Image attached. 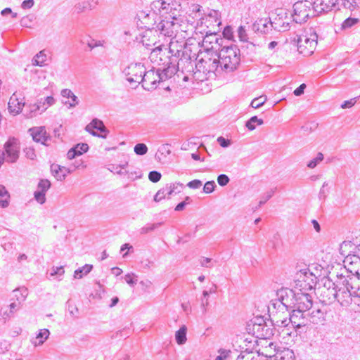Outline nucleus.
<instances>
[{
    "instance_id": "41",
    "label": "nucleus",
    "mask_w": 360,
    "mask_h": 360,
    "mask_svg": "<svg viewBox=\"0 0 360 360\" xmlns=\"http://www.w3.org/2000/svg\"><path fill=\"white\" fill-rule=\"evenodd\" d=\"M342 4L345 8L353 10L359 6L360 0H341Z\"/></svg>"
},
{
    "instance_id": "35",
    "label": "nucleus",
    "mask_w": 360,
    "mask_h": 360,
    "mask_svg": "<svg viewBox=\"0 0 360 360\" xmlns=\"http://www.w3.org/2000/svg\"><path fill=\"white\" fill-rule=\"evenodd\" d=\"M180 6L178 4L176 0H161L160 9L165 11L176 10V6Z\"/></svg>"
},
{
    "instance_id": "29",
    "label": "nucleus",
    "mask_w": 360,
    "mask_h": 360,
    "mask_svg": "<svg viewBox=\"0 0 360 360\" xmlns=\"http://www.w3.org/2000/svg\"><path fill=\"white\" fill-rule=\"evenodd\" d=\"M259 356L252 350L246 349L241 351L236 360H258Z\"/></svg>"
},
{
    "instance_id": "14",
    "label": "nucleus",
    "mask_w": 360,
    "mask_h": 360,
    "mask_svg": "<svg viewBox=\"0 0 360 360\" xmlns=\"http://www.w3.org/2000/svg\"><path fill=\"white\" fill-rule=\"evenodd\" d=\"M85 129L91 135L101 138H105L108 132L103 122L96 118L86 125Z\"/></svg>"
},
{
    "instance_id": "23",
    "label": "nucleus",
    "mask_w": 360,
    "mask_h": 360,
    "mask_svg": "<svg viewBox=\"0 0 360 360\" xmlns=\"http://www.w3.org/2000/svg\"><path fill=\"white\" fill-rule=\"evenodd\" d=\"M307 315L309 318V321L315 324L320 323L325 320V312L319 308H313L311 311L309 310Z\"/></svg>"
},
{
    "instance_id": "64",
    "label": "nucleus",
    "mask_w": 360,
    "mask_h": 360,
    "mask_svg": "<svg viewBox=\"0 0 360 360\" xmlns=\"http://www.w3.org/2000/svg\"><path fill=\"white\" fill-rule=\"evenodd\" d=\"M22 302H13L10 304L9 309H10V313L11 314H13L15 311H18L20 308V304Z\"/></svg>"
},
{
    "instance_id": "2",
    "label": "nucleus",
    "mask_w": 360,
    "mask_h": 360,
    "mask_svg": "<svg viewBox=\"0 0 360 360\" xmlns=\"http://www.w3.org/2000/svg\"><path fill=\"white\" fill-rule=\"evenodd\" d=\"M337 299L342 307H348L356 297L360 288V278L354 275L341 276L337 281Z\"/></svg>"
},
{
    "instance_id": "47",
    "label": "nucleus",
    "mask_w": 360,
    "mask_h": 360,
    "mask_svg": "<svg viewBox=\"0 0 360 360\" xmlns=\"http://www.w3.org/2000/svg\"><path fill=\"white\" fill-rule=\"evenodd\" d=\"M167 195V189L165 187H163L156 193L154 196V200L155 202H160L161 200L164 199Z\"/></svg>"
},
{
    "instance_id": "49",
    "label": "nucleus",
    "mask_w": 360,
    "mask_h": 360,
    "mask_svg": "<svg viewBox=\"0 0 360 360\" xmlns=\"http://www.w3.org/2000/svg\"><path fill=\"white\" fill-rule=\"evenodd\" d=\"M275 189H271L269 191L266 192L262 198V199L259 202V207H261L262 205L265 204L274 195L275 192Z\"/></svg>"
},
{
    "instance_id": "32",
    "label": "nucleus",
    "mask_w": 360,
    "mask_h": 360,
    "mask_svg": "<svg viewBox=\"0 0 360 360\" xmlns=\"http://www.w3.org/2000/svg\"><path fill=\"white\" fill-rule=\"evenodd\" d=\"M41 103L30 105L25 110V116L27 117H32L37 115V112L39 110L41 111Z\"/></svg>"
},
{
    "instance_id": "57",
    "label": "nucleus",
    "mask_w": 360,
    "mask_h": 360,
    "mask_svg": "<svg viewBox=\"0 0 360 360\" xmlns=\"http://www.w3.org/2000/svg\"><path fill=\"white\" fill-rule=\"evenodd\" d=\"M77 150V153L79 155H82L83 153L87 152L89 149V146L87 143H78L75 146Z\"/></svg>"
},
{
    "instance_id": "18",
    "label": "nucleus",
    "mask_w": 360,
    "mask_h": 360,
    "mask_svg": "<svg viewBox=\"0 0 360 360\" xmlns=\"http://www.w3.org/2000/svg\"><path fill=\"white\" fill-rule=\"evenodd\" d=\"M273 24L270 20L267 18H262L257 20L252 25V29L255 32L261 33L262 34H267L272 30Z\"/></svg>"
},
{
    "instance_id": "55",
    "label": "nucleus",
    "mask_w": 360,
    "mask_h": 360,
    "mask_svg": "<svg viewBox=\"0 0 360 360\" xmlns=\"http://www.w3.org/2000/svg\"><path fill=\"white\" fill-rule=\"evenodd\" d=\"M51 183L49 180H41L38 184V188L41 191L45 192L50 188Z\"/></svg>"
},
{
    "instance_id": "16",
    "label": "nucleus",
    "mask_w": 360,
    "mask_h": 360,
    "mask_svg": "<svg viewBox=\"0 0 360 360\" xmlns=\"http://www.w3.org/2000/svg\"><path fill=\"white\" fill-rule=\"evenodd\" d=\"M337 0H314L312 3L314 13L321 14L330 11L336 5Z\"/></svg>"
},
{
    "instance_id": "5",
    "label": "nucleus",
    "mask_w": 360,
    "mask_h": 360,
    "mask_svg": "<svg viewBox=\"0 0 360 360\" xmlns=\"http://www.w3.org/2000/svg\"><path fill=\"white\" fill-rule=\"evenodd\" d=\"M315 15L312 2L309 1H299L293 5V14L292 17L296 23H302Z\"/></svg>"
},
{
    "instance_id": "39",
    "label": "nucleus",
    "mask_w": 360,
    "mask_h": 360,
    "mask_svg": "<svg viewBox=\"0 0 360 360\" xmlns=\"http://www.w3.org/2000/svg\"><path fill=\"white\" fill-rule=\"evenodd\" d=\"M277 358V360H294L295 356L292 350L286 349L278 354Z\"/></svg>"
},
{
    "instance_id": "37",
    "label": "nucleus",
    "mask_w": 360,
    "mask_h": 360,
    "mask_svg": "<svg viewBox=\"0 0 360 360\" xmlns=\"http://www.w3.org/2000/svg\"><path fill=\"white\" fill-rule=\"evenodd\" d=\"M264 121L262 119L258 118L257 116H253L246 122L245 126L249 130L252 131L256 128V124L262 125Z\"/></svg>"
},
{
    "instance_id": "56",
    "label": "nucleus",
    "mask_w": 360,
    "mask_h": 360,
    "mask_svg": "<svg viewBox=\"0 0 360 360\" xmlns=\"http://www.w3.org/2000/svg\"><path fill=\"white\" fill-rule=\"evenodd\" d=\"M345 262H349L350 264H355L360 266V257L357 255H349L345 259Z\"/></svg>"
},
{
    "instance_id": "26",
    "label": "nucleus",
    "mask_w": 360,
    "mask_h": 360,
    "mask_svg": "<svg viewBox=\"0 0 360 360\" xmlns=\"http://www.w3.org/2000/svg\"><path fill=\"white\" fill-rule=\"evenodd\" d=\"M49 335L50 332L48 329L39 330L35 338L31 340L32 344L35 347L41 345L48 339Z\"/></svg>"
},
{
    "instance_id": "21",
    "label": "nucleus",
    "mask_w": 360,
    "mask_h": 360,
    "mask_svg": "<svg viewBox=\"0 0 360 360\" xmlns=\"http://www.w3.org/2000/svg\"><path fill=\"white\" fill-rule=\"evenodd\" d=\"M223 39L215 33L207 34L203 39V44L209 49H216L221 46Z\"/></svg>"
},
{
    "instance_id": "1",
    "label": "nucleus",
    "mask_w": 360,
    "mask_h": 360,
    "mask_svg": "<svg viewBox=\"0 0 360 360\" xmlns=\"http://www.w3.org/2000/svg\"><path fill=\"white\" fill-rule=\"evenodd\" d=\"M173 43L169 44V51L171 56L169 57L167 61L163 63V68H158L155 71L154 69L146 71L143 72L141 82L142 86L147 91H153L158 87V84L160 82L165 81L171 78L176 72V59L174 57L176 56V53L179 54V51L176 50L174 53L172 49Z\"/></svg>"
},
{
    "instance_id": "9",
    "label": "nucleus",
    "mask_w": 360,
    "mask_h": 360,
    "mask_svg": "<svg viewBox=\"0 0 360 360\" xmlns=\"http://www.w3.org/2000/svg\"><path fill=\"white\" fill-rule=\"evenodd\" d=\"M143 72H145V67L141 63H131L123 70L127 80L130 83L141 84Z\"/></svg>"
},
{
    "instance_id": "31",
    "label": "nucleus",
    "mask_w": 360,
    "mask_h": 360,
    "mask_svg": "<svg viewBox=\"0 0 360 360\" xmlns=\"http://www.w3.org/2000/svg\"><path fill=\"white\" fill-rule=\"evenodd\" d=\"M13 299L15 298L18 302H22L25 300L28 295L27 289L25 288L15 289L13 291Z\"/></svg>"
},
{
    "instance_id": "40",
    "label": "nucleus",
    "mask_w": 360,
    "mask_h": 360,
    "mask_svg": "<svg viewBox=\"0 0 360 360\" xmlns=\"http://www.w3.org/2000/svg\"><path fill=\"white\" fill-rule=\"evenodd\" d=\"M266 100H267L266 97L263 96L255 98L252 101V102L250 103V106L255 109L259 108L262 107L265 103Z\"/></svg>"
},
{
    "instance_id": "43",
    "label": "nucleus",
    "mask_w": 360,
    "mask_h": 360,
    "mask_svg": "<svg viewBox=\"0 0 360 360\" xmlns=\"http://www.w3.org/2000/svg\"><path fill=\"white\" fill-rule=\"evenodd\" d=\"M134 153L138 155H143L148 152V147L145 143H137L134 148Z\"/></svg>"
},
{
    "instance_id": "45",
    "label": "nucleus",
    "mask_w": 360,
    "mask_h": 360,
    "mask_svg": "<svg viewBox=\"0 0 360 360\" xmlns=\"http://www.w3.org/2000/svg\"><path fill=\"white\" fill-rule=\"evenodd\" d=\"M216 187L215 182L214 181H207L203 187V191L205 193H211L214 191Z\"/></svg>"
},
{
    "instance_id": "42",
    "label": "nucleus",
    "mask_w": 360,
    "mask_h": 360,
    "mask_svg": "<svg viewBox=\"0 0 360 360\" xmlns=\"http://www.w3.org/2000/svg\"><path fill=\"white\" fill-rule=\"evenodd\" d=\"M323 158L322 153H318L316 158H313L307 163V167L311 169L315 168L317 165L323 160Z\"/></svg>"
},
{
    "instance_id": "4",
    "label": "nucleus",
    "mask_w": 360,
    "mask_h": 360,
    "mask_svg": "<svg viewBox=\"0 0 360 360\" xmlns=\"http://www.w3.org/2000/svg\"><path fill=\"white\" fill-rule=\"evenodd\" d=\"M318 35L312 30L305 34L294 33L290 37V43L296 46L300 53L305 56L312 54L317 45Z\"/></svg>"
},
{
    "instance_id": "20",
    "label": "nucleus",
    "mask_w": 360,
    "mask_h": 360,
    "mask_svg": "<svg viewBox=\"0 0 360 360\" xmlns=\"http://www.w3.org/2000/svg\"><path fill=\"white\" fill-rule=\"evenodd\" d=\"M25 103L22 102V99L20 100L15 94H13L8 101V109L11 114L13 115L19 114L22 110Z\"/></svg>"
},
{
    "instance_id": "46",
    "label": "nucleus",
    "mask_w": 360,
    "mask_h": 360,
    "mask_svg": "<svg viewBox=\"0 0 360 360\" xmlns=\"http://www.w3.org/2000/svg\"><path fill=\"white\" fill-rule=\"evenodd\" d=\"M358 22V19L353 18H348L344 20L342 24V29H347L354 25Z\"/></svg>"
},
{
    "instance_id": "48",
    "label": "nucleus",
    "mask_w": 360,
    "mask_h": 360,
    "mask_svg": "<svg viewBox=\"0 0 360 360\" xmlns=\"http://www.w3.org/2000/svg\"><path fill=\"white\" fill-rule=\"evenodd\" d=\"M161 174L158 171H151L148 174V179L153 183L158 182L161 179Z\"/></svg>"
},
{
    "instance_id": "13",
    "label": "nucleus",
    "mask_w": 360,
    "mask_h": 360,
    "mask_svg": "<svg viewBox=\"0 0 360 360\" xmlns=\"http://www.w3.org/2000/svg\"><path fill=\"white\" fill-rule=\"evenodd\" d=\"M6 161L13 163L19 157V147L15 139H8L4 144Z\"/></svg>"
},
{
    "instance_id": "8",
    "label": "nucleus",
    "mask_w": 360,
    "mask_h": 360,
    "mask_svg": "<svg viewBox=\"0 0 360 360\" xmlns=\"http://www.w3.org/2000/svg\"><path fill=\"white\" fill-rule=\"evenodd\" d=\"M216 57L211 58L207 54L205 57L202 58L195 64V68L198 72H202L205 74L215 73L216 72H219L220 65L218 58V53H216Z\"/></svg>"
},
{
    "instance_id": "15",
    "label": "nucleus",
    "mask_w": 360,
    "mask_h": 360,
    "mask_svg": "<svg viewBox=\"0 0 360 360\" xmlns=\"http://www.w3.org/2000/svg\"><path fill=\"white\" fill-rule=\"evenodd\" d=\"M221 15L218 11L211 10L204 17H201L199 19L198 25L200 23L201 25L205 24L207 27L210 26H219L221 23Z\"/></svg>"
},
{
    "instance_id": "53",
    "label": "nucleus",
    "mask_w": 360,
    "mask_h": 360,
    "mask_svg": "<svg viewBox=\"0 0 360 360\" xmlns=\"http://www.w3.org/2000/svg\"><path fill=\"white\" fill-rule=\"evenodd\" d=\"M34 198L40 204H44L46 201L45 192L37 191L34 192Z\"/></svg>"
},
{
    "instance_id": "28",
    "label": "nucleus",
    "mask_w": 360,
    "mask_h": 360,
    "mask_svg": "<svg viewBox=\"0 0 360 360\" xmlns=\"http://www.w3.org/2000/svg\"><path fill=\"white\" fill-rule=\"evenodd\" d=\"M187 328L185 325H183L176 333L175 340L176 343L179 345H184L187 340L186 338Z\"/></svg>"
},
{
    "instance_id": "38",
    "label": "nucleus",
    "mask_w": 360,
    "mask_h": 360,
    "mask_svg": "<svg viewBox=\"0 0 360 360\" xmlns=\"http://www.w3.org/2000/svg\"><path fill=\"white\" fill-rule=\"evenodd\" d=\"M162 224V222L146 224L140 229V233L142 235L147 234L148 233L151 232L155 230L156 229L159 228Z\"/></svg>"
},
{
    "instance_id": "54",
    "label": "nucleus",
    "mask_w": 360,
    "mask_h": 360,
    "mask_svg": "<svg viewBox=\"0 0 360 360\" xmlns=\"http://www.w3.org/2000/svg\"><path fill=\"white\" fill-rule=\"evenodd\" d=\"M137 276L131 273V274H127V275H125L124 276V280L125 281L130 285L131 286H134L136 282H137V279H135L134 278H136Z\"/></svg>"
},
{
    "instance_id": "51",
    "label": "nucleus",
    "mask_w": 360,
    "mask_h": 360,
    "mask_svg": "<svg viewBox=\"0 0 360 360\" xmlns=\"http://www.w3.org/2000/svg\"><path fill=\"white\" fill-rule=\"evenodd\" d=\"M229 181L230 179L226 174H221L217 176V182L219 185L221 186H226L229 184Z\"/></svg>"
},
{
    "instance_id": "30",
    "label": "nucleus",
    "mask_w": 360,
    "mask_h": 360,
    "mask_svg": "<svg viewBox=\"0 0 360 360\" xmlns=\"http://www.w3.org/2000/svg\"><path fill=\"white\" fill-rule=\"evenodd\" d=\"M75 11L77 13L84 12L87 10L91 9V4L90 1H80L77 2L74 7Z\"/></svg>"
},
{
    "instance_id": "12",
    "label": "nucleus",
    "mask_w": 360,
    "mask_h": 360,
    "mask_svg": "<svg viewBox=\"0 0 360 360\" xmlns=\"http://www.w3.org/2000/svg\"><path fill=\"white\" fill-rule=\"evenodd\" d=\"M307 292L304 290L297 292L294 310L307 312L311 309L313 306L312 297Z\"/></svg>"
},
{
    "instance_id": "17",
    "label": "nucleus",
    "mask_w": 360,
    "mask_h": 360,
    "mask_svg": "<svg viewBox=\"0 0 360 360\" xmlns=\"http://www.w3.org/2000/svg\"><path fill=\"white\" fill-rule=\"evenodd\" d=\"M289 320L292 325L296 328L304 326L307 324V312L292 309Z\"/></svg>"
},
{
    "instance_id": "19",
    "label": "nucleus",
    "mask_w": 360,
    "mask_h": 360,
    "mask_svg": "<svg viewBox=\"0 0 360 360\" xmlns=\"http://www.w3.org/2000/svg\"><path fill=\"white\" fill-rule=\"evenodd\" d=\"M259 323L253 324V331L257 333V337L261 338L267 339L272 335V331L269 328L264 325V320L257 319Z\"/></svg>"
},
{
    "instance_id": "11",
    "label": "nucleus",
    "mask_w": 360,
    "mask_h": 360,
    "mask_svg": "<svg viewBox=\"0 0 360 360\" xmlns=\"http://www.w3.org/2000/svg\"><path fill=\"white\" fill-rule=\"evenodd\" d=\"M28 131L32 137L34 141L40 143L44 146H49L51 136L46 131V127L44 126L32 127L28 130Z\"/></svg>"
},
{
    "instance_id": "52",
    "label": "nucleus",
    "mask_w": 360,
    "mask_h": 360,
    "mask_svg": "<svg viewBox=\"0 0 360 360\" xmlns=\"http://www.w3.org/2000/svg\"><path fill=\"white\" fill-rule=\"evenodd\" d=\"M238 35L241 41H247L248 39L246 30L243 26H240L238 29Z\"/></svg>"
},
{
    "instance_id": "25",
    "label": "nucleus",
    "mask_w": 360,
    "mask_h": 360,
    "mask_svg": "<svg viewBox=\"0 0 360 360\" xmlns=\"http://www.w3.org/2000/svg\"><path fill=\"white\" fill-rule=\"evenodd\" d=\"M281 15L278 14V17L272 22L273 27L278 32H285L290 29V23L280 17Z\"/></svg>"
},
{
    "instance_id": "33",
    "label": "nucleus",
    "mask_w": 360,
    "mask_h": 360,
    "mask_svg": "<svg viewBox=\"0 0 360 360\" xmlns=\"http://www.w3.org/2000/svg\"><path fill=\"white\" fill-rule=\"evenodd\" d=\"M9 193L6 188L0 185V207L4 208L8 205Z\"/></svg>"
},
{
    "instance_id": "59",
    "label": "nucleus",
    "mask_w": 360,
    "mask_h": 360,
    "mask_svg": "<svg viewBox=\"0 0 360 360\" xmlns=\"http://www.w3.org/2000/svg\"><path fill=\"white\" fill-rule=\"evenodd\" d=\"M33 17L32 15H27L20 20V25L25 27H30L32 22Z\"/></svg>"
},
{
    "instance_id": "10",
    "label": "nucleus",
    "mask_w": 360,
    "mask_h": 360,
    "mask_svg": "<svg viewBox=\"0 0 360 360\" xmlns=\"http://www.w3.org/2000/svg\"><path fill=\"white\" fill-rule=\"evenodd\" d=\"M297 292L288 288H281L277 291L278 300L287 309H294Z\"/></svg>"
},
{
    "instance_id": "50",
    "label": "nucleus",
    "mask_w": 360,
    "mask_h": 360,
    "mask_svg": "<svg viewBox=\"0 0 360 360\" xmlns=\"http://www.w3.org/2000/svg\"><path fill=\"white\" fill-rule=\"evenodd\" d=\"M55 103V99L53 96H47L45 100H44V102L41 104V112H44L45 111L48 106H51L52 105H53Z\"/></svg>"
},
{
    "instance_id": "7",
    "label": "nucleus",
    "mask_w": 360,
    "mask_h": 360,
    "mask_svg": "<svg viewBox=\"0 0 360 360\" xmlns=\"http://www.w3.org/2000/svg\"><path fill=\"white\" fill-rule=\"evenodd\" d=\"M337 282L326 280L322 287L318 290L320 301L325 304H330L336 301L338 288Z\"/></svg>"
},
{
    "instance_id": "61",
    "label": "nucleus",
    "mask_w": 360,
    "mask_h": 360,
    "mask_svg": "<svg viewBox=\"0 0 360 360\" xmlns=\"http://www.w3.org/2000/svg\"><path fill=\"white\" fill-rule=\"evenodd\" d=\"M217 142L223 148L229 147L231 145V141L229 139H225L223 136L218 137Z\"/></svg>"
},
{
    "instance_id": "60",
    "label": "nucleus",
    "mask_w": 360,
    "mask_h": 360,
    "mask_svg": "<svg viewBox=\"0 0 360 360\" xmlns=\"http://www.w3.org/2000/svg\"><path fill=\"white\" fill-rule=\"evenodd\" d=\"M24 152L25 153V156L30 159V160H34L36 158V153L35 150L33 148L27 147L25 148Z\"/></svg>"
},
{
    "instance_id": "63",
    "label": "nucleus",
    "mask_w": 360,
    "mask_h": 360,
    "mask_svg": "<svg viewBox=\"0 0 360 360\" xmlns=\"http://www.w3.org/2000/svg\"><path fill=\"white\" fill-rule=\"evenodd\" d=\"M65 273L64 269L63 266H57V267H53L52 271L51 272V276H56L59 275L62 276Z\"/></svg>"
},
{
    "instance_id": "22",
    "label": "nucleus",
    "mask_w": 360,
    "mask_h": 360,
    "mask_svg": "<svg viewBox=\"0 0 360 360\" xmlns=\"http://www.w3.org/2000/svg\"><path fill=\"white\" fill-rule=\"evenodd\" d=\"M175 24L172 20H161L157 25L158 30L166 37H172L174 34Z\"/></svg>"
},
{
    "instance_id": "62",
    "label": "nucleus",
    "mask_w": 360,
    "mask_h": 360,
    "mask_svg": "<svg viewBox=\"0 0 360 360\" xmlns=\"http://www.w3.org/2000/svg\"><path fill=\"white\" fill-rule=\"evenodd\" d=\"M187 186L191 188L197 189L202 186V181L198 179H195L188 182Z\"/></svg>"
},
{
    "instance_id": "44",
    "label": "nucleus",
    "mask_w": 360,
    "mask_h": 360,
    "mask_svg": "<svg viewBox=\"0 0 360 360\" xmlns=\"http://www.w3.org/2000/svg\"><path fill=\"white\" fill-rule=\"evenodd\" d=\"M46 55L39 52L33 59V65L42 66L43 63L45 61Z\"/></svg>"
},
{
    "instance_id": "27",
    "label": "nucleus",
    "mask_w": 360,
    "mask_h": 360,
    "mask_svg": "<svg viewBox=\"0 0 360 360\" xmlns=\"http://www.w3.org/2000/svg\"><path fill=\"white\" fill-rule=\"evenodd\" d=\"M63 169H66V167L56 164L51 165V173L58 181H63L65 179L66 174L63 172Z\"/></svg>"
},
{
    "instance_id": "36",
    "label": "nucleus",
    "mask_w": 360,
    "mask_h": 360,
    "mask_svg": "<svg viewBox=\"0 0 360 360\" xmlns=\"http://www.w3.org/2000/svg\"><path fill=\"white\" fill-rule=\"evenodd\" d=\"M92 268V265L85 264L75 271L74 277L75 278H82L84 276L88 274L91 271Z\"/></svg>"
},
{
    "instance_id": "6",
    "label": "nucleus",
    "mask_w": 360,
    "mask_h": 360,
    "mask_svg": "<svg viewBox=\"0 0 360 360\" xmlns=\"http://www.w3.org/2000/svg\"><path fill=\"white\" fill-rule=\"evenodd\" d=\"M316 276L309 269H303L297 273L296 288L300 291L313 289L316 283Z\"/></svg>"
},
{
    "instance_id": "34",
    "label": "nucleus",
    "mask_w": 360,
    "mask_h": 360,
    "mask_svg": "<svg viewBox=\"0 0 360 360\" xmlns=\"http://www.w3.org/2000/svg\"><path fill=\"white\" fill-rule=\"evenodd\" d=\"M184 186L183 184L179 182H176L170 184H167L165 187L167 189V193L168 195H172L173 194L179 193L181 191L180 188H182Z\"/></svg>"
},
{
    "instance_id": "3",
    "label": "nucleus",
    "mask_w": 360,
    "mask_h": 360,
    "mask_svg": "<svg viewBox=\"0 0 360 360\" xmlns=\"http://www.w3.org/2000/svg\"><path fill=\"white\" fill-rule=\"evenodd\" d=\"M217 53L221 70L232 72L237 69L240 62V51L236 45L223 46Z\"/></svg>"
},
{
    "instance_id": "58",
    "label": "nucleus",
    "mask_w": 360,
    "mask_h": 360,
    "mask_svg": "<svg viewBox=\"0 0 360 360\" xmlns=\"http://www.w3.org/2000/svg\"><path fill=\"white\" fill-rule=\"evenodd\" d=\"M108 170H110L112 172H115L119 175H123L125 174V173H128V171H122L120 169V167H119L117 165H109Z\"/></svg>"
},
{
    "instance_id": "24",
    "label": "nucleus",
    "mask_w": 360,
    "mask_h": 360,
    "mask_svg": "<svg viewBox=\"0 0 360 360\" xmlns=\"http://www.w3.org/2000/svg\"><path fill=\"white\" fill-rule=\"evenodd\" d=\"M60 94L63 98L70 99L69 101L64 102L65 105H69V108H74L79 104L77 96L70 89H64L61 91Z\"/></svg>"
}]
</instances>
